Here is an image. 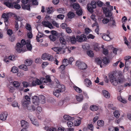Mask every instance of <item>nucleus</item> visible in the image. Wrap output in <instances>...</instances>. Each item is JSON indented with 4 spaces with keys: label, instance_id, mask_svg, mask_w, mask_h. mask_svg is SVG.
I'll use <instances>...</instances> for the list:
<instances>
[{
    "label": "nucleus",
    "instance_id": "nucleus-1",
    "mask_svg": "<svg viewBox=\"0 0 131 131\" xmlns=\"http://www.w3.org/2000/svg\"><path fill=\"white\" fill-rule=\"evenodd\" d=\"M13 13L9 12L4 13L2 17L4 19V22L6 26H8L9 24V18L13 16Z\"/></svg>",
    "mask_w": 131,
    "mask_h": 131
},
{
    "label": "nucleus",
    "instance_id": "nucleus-20",
    "mask_svg": "<svg viewBox=\"0 0 131 131\" xmlns=\"http://www.w3.org/2000/svg\"><path fill=\"white\" fill-rule=\"evenodd\" d=\"M39 99V100L42 104H43L45 102V97L44 96L42 95H41Z\"/></svg>",
    "mask_w": 131,
    "mask_h": 131
},
{
    "label": "nucleus",
    "instance_id": "nucleus-11",
    "mask_svg": "<svg viewBox=\"0 0 131 131\" xmlns=\"http://www.w3.org/2000/svg\"><path fill=\"white\" fill-rule=\"evenodd\" d=\"M21 124L23 128H27L29 126L28 123L24 120H22L21 122Z\"/></svg>",
    "mask_w": 131,
    "mask_h": 131
},
{
    "label": "nucleus",
    "instance_id": "nucleus-54",
    "mask_svg": "<svg viewBox=\"0 0 131 131\" xmlns=\"http://www.w3.org/2000/svg\"><path fill=\"white\" fill-rule=\"evenodd\" d=\"M109 20L108 19L106 18H104L102 20V22L104 24H107L109 22Z\"/></svg>",
    "mask_w": 131,
    "mask_h": 131
},
{
    "label": "nucleus",
    "instance_id": "nucleus-41",
    "mask_svg": "<svg viewBox=\"0 0 131 131\" xmlns=\"http://www.w3.org/2000/svg\"><path fill=\"white\" fill-rule=\"evenodd\" d=\"M97 125L99 126H101L104 125V122L102 120H99L97 122Z\"/></svg>",
    "mask_w": 131,
    "mask_h": 131
},
{
    "label": "nucleus",
    "instance_id": "nucleus-26",
    "mask_svg": "<svg viewBox=\"0 0 131 131\" xmlns=\"http://www.w3.org/2000/svg\"><path fill=\"white\" fill-rule=\"evenodd\" d=\"M28 42H27L26 44V47L27 49L29 51H31L32 49V45L30 43V41H28Z\"/></svg>",
    "mask_w": 131,
    "mask_h": 131
},
{
    "label": "nucleus",
    "instance_id": "nucleus-50",
    "mask_svg": "<svg viewBox=\"0 0 131 131\" xmlns=\"http://www.w3.org/2000/svg\"><path fill=\"white\" fill-rule=\"evenodd\" d=\"M83 97L82 96H76V99L77 101L79 102H81L83 100Z\"/></svg>",
    "mask_w": 131,
    "mask_h": 131
},
{
    "label": "nucleus",
    "instance_id": "nucleus-4",
    "mask_svg": "<svg viewBox=\"0 0 131 131\" xmlns=\"http://www.w3.org/2000/svg\"><path fill=\"white\" fill-rule=\"evenodd\" d=\"M26 44L25 41L24 39L22 40L20 43H18L16 44V50L19 53H20L23 51L22 47Z\"/></svg>",
    "mask_w": 131,
    "mask_h": 131
},
{
    "label": "nucleus",
    "instance_id": "nucleus-36",
    "mask_svg": "<svg viewBox=\"0 0 131 131\" xmlns=\"http://www.w3.org/2000/svg\"><path fill=\"white\" fill-rule=\"evenodd\" d=\"M52 49L54 51L56 52L58 51L60 52L61 51H62V48H61L59 47H54L52 48Z\"/></svg>",
    "mask_w": 131,
    "mask_h": 131
},
{
    "label": "nucleus",
    "instance_id": "nucleus-56",
    "mask_svg": "<svg viewBox=\"0 0 131 131\" xmlns=\"http://www.w3.org/2000/svg\"><path fill=\"white\" fill-rule=\"evenodd\" d=\"M63 62L64 63V64L67 66L68 64H69V60H68L67 59H64L63 60Z\"/></svg>",
    "mask_w": 131,
    "mask_h": 131
},
{
    "label": "nucleus",
    "instance_id": "nucleus-64",
    "mask_svg": "<svg viewBox=\"0 0 131 131\" xmlns=\"http://www.w3.org/2000/svg\"><path fill=\"white\" fill-rule=\"evenodd\" d=\"M42 60L40 58H37L35 60L36 63H40L42 62Z\"/></svg>",
    "mask_w": 131,
    "mask_h": 131
},
{
    "label": "nucleus",
    "instance_id": "nucleus-34",
    "mask_svg": "<svg viewBox=\"0 0 131 131\" xmlns=\"http://www.w3.org/2000/svg\"><path fill=\"white\" fill-rule=\"evenodd\" d=\"M67 15L68 18H72L74 17L75 14L72 12H70L68 13Z\"/></svg>",
    "mask_w": 131,
    "mask_h": 131
},
{
    "label": "nucleus",
    "instance_id": "nucleus-51",
    "mask_svg": "<svg viewBox=\"0 0 131 131\" xmlns=\"http://www.w3.org/2000/svg\"><path fill=\"white\" fill-rule=\"evenodd\" d=\"M80 7V6L78 4H74L73 5V8L75 9H78Z\"/></svg>",
    "mask_w": 131,
    "mask_h": 131
},
{
    "label": "nucleus",
    "instance_id": "nucleus-59",
    "mask_svg": "<svg viewBox=\"0 0 131 131\" xmlns=\"http://www.w3.org/2000/svg\"><path fill=\"white\" fill-rule=\"evenodd\" d=\"M64 17V15L63 14H60L57 16V17L59 19L62 20Z\"/></svg>",
    "mask_w": 131,
    "mask_h": 131
},
{
    "label": "nucleus",
    "instance_id": "nucleus-53",
    "mask_svg": "<svg viewBox=\"0 0 131 131\" xmlns=\"http://www.w3.org/2000/svg\"><path fill=\"white\" fill-rule=\"evenodd\" d=\"M66 65L64 64L61 65L59 68V69H61L62 71H61V73H62V72H63V70H64L65 69V67L66 66Z\"/></svg>",
    "mask_w": 131,
    "mask_h": 131
},
{
    "label": "nucleus",
    "instance_id": "nucleus-17",
    "mask_svg": "<svg viewBox=\"0 0 131 131\" xmlns=\"http://www.w3.org/2000/svg\"><path fill=\"white\" fill-rule=\"evenodd\" d=\"M36 106L31 105L27 107V109L29 112L34 111L36 110Z\"/></svg>",
    "mask_w": 131,
    "mask_h": 131
},
{
    "label": "nucleus",
    "instance_id": "nucleus-42",
    "mask_svg": "<svg viewBox=\"0 0 131 131\" xmlns=\"http://www.w3.org/2000/svg\"><path fill=\"white\" fill-rule=\"evenodd\" d=\"M73 88L77 92L81 93L82 91V90L81 89L76 86H74Z\"/></svg>",
    "mask_w": 131,
    "mask_h": 131
},
{
    "label": "nucleus",
    "instance_id": "nucleus-15",
    "mask_svg": "<svg viewBox=\"0 0 131 131\" xmlns=\"http://www.w3.org/2000/svg\"><path fill=\"white\" fill-rule=\"evenodd\" d=\"M7 115L8 114L7 112H5L3 113L0 115V119L3 121L5 120Z\"/></svg>",
    "mask_w": 131,
    "mask_h": 131
},
{
    "label": "nucleus",
    "instance_id": "nucleus-19",
    "mask_svg": "<svg viewBox=\"0 0 131 131\" xmlns=\"http://www.w3.org/2000/svg\"><path fill=\"white\" fill-rule=\"evenodd\" d=\"M61 92L59 90H54L53 92V94L55 96L58 97L60 95V93Z\"/></svg>",
    "mask_w": 131,
    "mask_h": 131
},
{
    "label": "nucleus",
    "instance_id": "nucleus-13",
    "mask_svg": "<svg viewBox=\"0 0 131 131\" xmlns=\"http://www.w3.org/2000/svg\"><path fill=\"white\" fill-rule=\"evenodd\" d=\"M46 79L43 78H42L41 80L42 82L46 83L47 82H51V80L49 76H46Z\"/></svg>",
    "mask_w": 131,
    "mask_h": 131
},
{
    "label": "nucleus",
    "instance_id": "nucleus-35",
    "mask_svg": "<svg viewBox=\"0 0 131 131\" xmlns=\"http://www.w3.org/2000/svg\"><path fill=\"white\" fill-rule=\"evenodd\" d=\"M49 38L51 40L54 41L56 39V36L54 35H51L49 36Z\"/></svg>",
    "mask_w": 131,
    "mask_h": 131
},
{
    "label": "nucleus",
    "instance_id": "nucleus-58",
    "mask_svg": "<svg viewBox=\"0 0 131 131\" xmlns=\"http://www.w3.org/2000/svg\"><path fill=\"white\" fill-rule=\"evenodd\" d=\"M81 123V121L80 120L77 119L75 122V125L76 126H78L80 125Z\"/></svg>",
    "mask_w": 131,
    "mask_h": 131
},
{
    "label": "nucleus",
    "instance_id": "nucleus-23",
    "mask_svg": "<svg viewBox=\"0 0 131 131\" xmlns=\"http://www.w3.org/2000/svg\"><path fill=\"white\" fill-rule=\"evenodd\" d=\"M84 83L88 87L90 86L92 83L90 80H89L88 79H86L85 80Z\"/></svg>",
    "mask_w": 131,
    "mask_h": 131
},
{
    "label": "nucleus",
    "instance_id": "nucleus-27",
    "mask_svg": "<svg viewBox=\"0 0 131 131\" xmlns=\"http://www.w3.org/2000/svg\"><path fill=\"white\" fill-rule=\"evenodd\" d=\"M59 40L61 43L62 45H63L65 47H66V42L65 40L62 37H61L60 38Z\"/></svg>",
    "mask_w": 131,
    "mask_h": 131
},
{
    "label": "nucleus",
    "instance_id": "nucleus-2",
    "mask_svg": "<svg viewBox=\"0 0 131 131\" xmlns=\"http://www.w3.org/2000/svg\"><path fill=\"white\" fill-rule=\"evenodd\" d=\"M4 4L10 8H14L17 9H19L21 8L20 5L19 4H17L14 5L10 0H5L4 2Z\"/></svg>",
    "mask_w": 131,
    "mask_h": 131
},
{
    "label": "nucleus",
    "instance_id": "nucleus-25",
    "mask_svg": "<svg viewBox=\"0 0 131 131\" xmlns=\"http://www.w3.org/2000/svg\"><path fill=\"white\" fill-rule=\"evenodd\" d=\"M63 117L64 119L67 121L71 120H73L74 119L73 117H71L67 115H64L63 116Z\"/></svg>",
    "mask_w": 131,
    "mask_h": 131
},
{
    "label": "nucleus",
    "instance_id": "nucleus-18",
    "mask_svg": "<svg viewBox=\"0 0 131 131\" xmlns=\"http://www.w3.org/2000/svg\"><path fill=\"white\" fill-rule=\"evenodd\" d=\"M22 8L24 9H26L28 10H30V6L29 4L26 5L24 4H22L21 5Z\"/></svg>",
    "mask_w": 131,
    "mask_h": 131
},
{
    "label": "nucleus",
    "instance_id": "nucleus-37",
    "mask_svg": "<svg viewBox=\"0 0 131 131\" xmlns=\"http://www.w3.org/2000/svg\"><path fill=\"white\" fill-rule=\"evenodd\" d=\"M94 50L97 52L99 51L100 48L97 43H95L94 46Z\"/></svg>",
    "mask_w": 131,
    "mask_h": 131
},
{
    "label": "nucleus",
    "instance_id": "nucleus-38",
    "mask_svg": "<svg viewBox=\"0 0 131 131\" xmlns=\"http://www.w3.org/2000/svg\"><path fill=\"white\" fill-rule=\"evenodd\" d=\"M64 48H66V49H65V50H63V49H62V51H63V53H64L66 52H67V53H69L71 52V51L70 50L71 49H70V48L69 49L68 48H67L66 47H65V46H64ZM62 53V52H61Z\"/></svg>",
    "mask_w": 131,
    "mask_h": 131
},
{
    "label": "nucleus",
    "instance_id": "nucleus-60",
    "mask_svg": "<svg viewBox=\"0 0 131 131\" xmlns=\"http://www.w3.org/2000/svg\"><path fill=\"white\" fill-rule=\"evenodd\" d=\"M26 28L27 30H29V31H31V26L29 24H27L26 26Z\"/></svg>",
    "mask_w": 131,
    "mask_h": 131
},
{
    "label": "nucleus",
    "instance_id": "nucleus-31",
    "mask_svg": "<svg viewBox=\"0 0 131 131\" xmlns=\"http://www.w3.org/2000/svg\"><path fill=\"white\" fill-rule=\"evenodd\" d=\"M70 40L71 41V43L73 44H75L77 40L76 38H75V37L74 36H73L72 37H70Z\"/></svg>",
    "mask_w": 131,
    "mask_h": 131
},
{
    "label": "nucleus",
    "instance_id": "nucleus-40",
    "mask_svg": "<svg viewBox=\"0 0 131 131\" xmlns=\"http://www.w3.org/2000/svg\"><path fill=\"white\" fill-rule=\"evenodd\" d=\"M102 60L103 62L105 64L108 63L110 62L109 59L106 57H104L103 58Z\"/></svg>",
    "mask_w": 131,
    "mask_h": 131
},
{
    "label": "nucleus",
    "instance_id": "nucleus-55",
    "mask_svg": "<svg viewBox=\"0 0 131 131\" xmlns=\"http://www.w3.org/2000/svg\"><path fill=\"white\" fill-rule=\"evenodd\" d=\"M8 59L12 61H14L15 60V58L14 55H12L8 57Z\"/></svg>",
    "mask_w": 131,
    "mask_h": 131
},
{
    "label": "nucleus",
    "instance_id": "nucleus-24",
    "mask_svg": "<svg viewBox=\"0 0 131 131\" xmlns=\"http://www.w3.org/2000/svg\"><path fill=\"white\" fill-rule=\"evenodd\" d=\"M18 67L20 69H22L25 71H27L28 70L27 66L25 64H21Z\"/></svg>",
    "mask_w": 131,
    "mask_h": 131
},
{
    "label": "nucleus",
    "instance_id": "nucleus-6",
    "mask_svg": "<svg viewBox=\"0 0 131 131\" xmlns=\"http://www.w3.org/2000/svg\"><path fill=\"white\" fill-rule=\"evenodd\" d=\"M109 77L111 83L114 85L116 86L118 84V82L116 77L112 74H110Z\"/></svg>",
    "mask_w": 131,
    "mask_h": 131
},
{
    "label": "nucleus",
    "instance_id": "nucleus-32",
    "mask_svg": "<svg viewBox=\"0 0 131 131\" xmlns=\"http://www.w3.org/2000/svg\"><path fill=\"white\" fill-rule=\"evenodd\" d=\"M87 54L90 57H93L94 56V54L93 52L91 50H88L86 51Z\"/></svg>",
    "mask_w": 131,
    "mask_h": 131
},
{
    "label": "nucleus",
    "instance_id": "nucleus-63",
    "mask_svg": "<svg viewBox=\"0 0 131 131\" xmlns=\"http://www.w3.org/2000/svg\"><path fill=\"white\" fill-rule=\"evenodd\" d=\"M87 8L88 11L91 13H92L93 11L92 8L90 6L88 5Z\"/></svg>",
    "mask_w": 131,
    "mask_h": 131
},
{
    "label": "nucleus",
    "instance_id": "nucleus-52",
    "mask_svg": "<svg viewBox=\"0 0 131 131\" xmlns=\"http://www.w3.org/2000/svg\"><path fill=\"white\" fill-rule=\"evenodd\" d=\"M76 13L78 16H81L82 15L83 12L82 10L79 9L76 11Z\"/></svg>",
    "mask_w": 131,
    "mask_h": 131
},
{
    "label": "nucleus",
    "instance_id": "nucleus-5",
    "mask_svg": "<svg viewBox=\"0 0 131 131\" xmlns=\"http://www.w3.org/2000/svg\"><path fill=\"white\" fill-rule=\"evenodd\" d=\"M76 65L81 70L85 69L87 68V65L84 62L81 61H77L76 62Z\"/></svg>",
    "mask_w": 131,
    "mask_h": 131
},
{
    "label": "nucleus",
    "instance_id": "nucleus-33",
    "mask_svg": "<svg viewBox=\"0 0 131 131\" xmlns=\"http://www.w3.org/2000/svg\"><path fill=\"white\" fill-rule=\"evenodd\" d=\"M43 36L42 34L40 32H38L37 35L36 36V39L37 41L39 42L40 41L39 39L41 38Z\"/></svg>",
    "mask_w": 131,
    "mask_h": 131
},
{
    "label": "nucleus",
    "instance_id": "nucleus-8",
    "mask_svg": "<svg viewBox=\"0 0 131 131\" xmlns=\"http://www.w3.org/2000/svg\"><path fill=\"white\" fill-rule=\"evenodd\" d=\"M42 24L43 26L45 27H48L50 29L53 28V26L52 24L48 21H42Z\"/></svg>",
    "mask_w": 131,
    "mask_h": 131
},
{
    "label": "nucleus",
    "instance_id": "nucleus-29",
    "mask_svg": "<svg viewBox=\"0 0 131 131\" xmlns=\"http://www.w3.org/2000/svg\"><path fill=\"white\" fill-rule=\"evenodd\" d=\"M22 103L23 105L24 106L28 107V106L30 103V102L23 100L22 102Z\"/></svg>",
    "mask_w": 131,
    "mask_h": 131
},
{
    "label": "nucleus",
    "instance_id": "nucleus-43",
    "mask_svg": "<svg viewBox=\"0 0 131 131\" xmlns=\"http://www.w3.org/2000/svg\"><path fill=\"white\" fill-rule=\"evenodd\" d=\"M108 25L109 26L112 27L115 26L116 25V23L115 20H113V21H112L111 23H109Z\"/></svg>",
    "mask_w": 131,
    "mask_h": 131
},
{
    "label": "nucleus",
    "instance_id": "nucleus-48",
    "mask_svg": "<svg viewBox=\"0 0 131 131\" xmlns=\"http://www.w3.org/2000/svg\"><path fill=\"white\" fill-rule=\"evenodd\" d=\"M47 59L50 61H52L53 60V56L48 54Z\"/></svg>",
    "mask_w": 131,
    "mask_h": 131
},
{
    "label": "nucleus",
    "instance_id": "nucleus-49",
    "mask_svg": "<svg viewBox=\"0 0 131 131\" xmlns=\"http://www.w3.org/2000/svg\"><path fill=\"white\" fill-rule=\"evenodd\" d=\"M124 78L123 77H119L117 80L118 84L119 83H122L124 82Z\"/></svg>",
    "mask_w": 131,
    "mask_h": 131
},
{
    "label": "nucleus",
    "instance_id": "nucleus-45",
    "mask_svg": "<svg viewBox=\"0 0 131 131\" xmlns=\"http://www.w3.org/2000/svg\"><path fill=\"white\" fill-rule=\"evenodd\" d=\"M114 116L117 118H118L120 115V114L119 113L118 111L117 110H116L114 112Z\"/></svg>",
    "mask_w": 131,
    "mask_h": 131
},
{
    "label": "nucleus",
    "instance_id": "nucleus-28",
    "mask_svg": "<svg viewBox=\"0 0 131 131\" xmlns=\"http://www.w3.org/2000/svg\"><path fill=\"white\" fill-rule=\"evenodd\" d=\"M99 109L98 106L93 105L90 106V109L92 111H95Z\"/></svg>",
    "mask_w": 131,
    "mask_h": 131
},
{
    "label": "nucleus",
    "instance_id": "nucleus-30",
    "mask_svg": "<svg viewBox=\"0 0 131 131\" xmlns=\"http://www.w3.org/2000/svg\"><path fill=\"white\" fill-rule=\"evenodd\" d=\"M14 17V18L16 20L19 21L22 20V19L20 17L17 16L15 14L13 13V16Z\"/></svg>",
    "mask_w": 131,
    "mask_h": 131
},
{
    "label": "nucleus",
    "instance_id": "nucleus-62",
    "mask_svg": "<svg viewBox=\"0 0 131 131\" xmlns=\"http://www.w3.org/2000/svg\"><path fill=\"white\" fill-rule=\"evenodd\" d=\"M12 105L14 107H15L18 106H18V104L17 103L16 101H14L12 104Z\"/></svg>",
    "mask_w": 131,
    "mask_h": 131
},
{
    "label": "nucleus",
    "instance_id": "nucleus-14",
    "mask_svg": "<svg viewBox=\"0 0 131 131\" xmlns=\"http://www.w3.org/2000/svg\"><path fill=\"white\" fill-rule=\"evenodd\" d=\"M42 82L39 80L37 79L36 80H34L32 83V85L33 86H35L37 85H39L41 84Z\"/></svg>",
    "mask_w": 131,
    "mask_h": 131
},
{
    "label": "nucleus",
    "instance_id": "nucleus-57",
    "mask_svg": "<svg viewBox=\"0 0 131 131\" xmlns=\"http://www.w3.org/2000/svg\"><path fill=\"white\" fill-rule=\"evenodd\" d=\"M95 61L97 64H101L102 62V61L98 58H96L95 59Z\"/></svg>",
    "mask_w": 131,
    "mask_h": 131
},
{
    "label": "nucleus",
    "instance_id": "nucleus-47",
    "mask_svg": "<svg viewBox=\"0 0 131 131\" xmlns=\"http://www.w3.org/2000/svg\"><path fill=\"white\" fill-rule=\"evenodd\" d=\"M14 86L16 87H18L20 86V84L18 81H14L13 83Z\"/></svg>",
    "mask_w": 131,
    "mask_h": 131
},
{
    "label": "nucleus",
    "instance_id": "nucleus-9",
    "mask_svg": "<svg viewBox=\"0 0 131 131\" xmlns=\"http://www.w3.org/2000/svg\"><path fill=\"white\" fill-rule=\"evenodd\" d=\"M39 101L38 98L37 96H34L32 97V102L35 105L37 106L39 105Z\"/></svg>",
    "mask_w": 131,
    "mask_h": 131
},
{
    "label": "nucleus",
    "instance_id": "nucleus-46",
    "mask_svg": "<svg viewBox=\"0 0 131 131\" xmlns=\"http://www.w3.org/2000/svg\"><path fill=\"white\" fill-rule=\"evenodd\" d=\"M48 54L45 53L43 54L41 57V59L44 60L47 59Z\"/></svg>",
    "mask_w": 131,
    "mask_h": 131
},
{
    "label": "nucleus",
    "instance_id": "nucleus-7",
    "mask_svg": "<svg viewBox=\"0 0 131 131\" xmlns=\"http://www.w3.org/2000/svg\"><path fill=\"white\" fill-rule=\"evenodd\" d=\"M76 39L77 41L79 42H82L85 41L86 39V36L84 34H82L80 36H76Z\"/></svg>",
    "mask_w": 131,
    "mask_h": 131
},
{
    "label": "nucleus",
    "instance_id": "nucleus-44",
    "mask_svg": "<svg viewBox=\"0 0 131 131\" xmlns=\"http://www.w3.org/2000/svg\"><path fill=\"white\" fill-rule=\"evenodd\" d=\"M96 3L95 1H93L91 3V5L92 7L93 8H95L96 7Z\"/></svg>",
    "mask_w": 131,
    "mask_h": 131
},
{
    "label": "nucleus",
    "instance_id": "nucleus-61",
    "mask_svg": "<svg viewBox=\"0 0 131 131\" xmlns=\"http://www.w3.org/2000/svg\"><path fill=\"white\" fill-rule=\"evenodd\" d=\"M96 3L97 5L99 7H101L103 5L102 2L100 1H98Z\"/></svg>",
    "mask_w": 131,
    "mask_h": 131
},
{
    "label": "nucleus",
    "instance_id": "nucleus-16",
    "mask_svg": "<svg viewBox=\"0 0 131 131\" xmlns=\"http://www.w3.org/2000/svg\"><path fill=\"white\" fill-rule=\"evenodd\" d=\"M131 63V61L130 60H125V67L124 70L126 69L127 70L129 69V65Z\"/></svg>",
    "mask_w": 131,
    "mask_h": 131
},
{
    "label": "nucleus",
    "instance_id": "nucleus-12",
    "mask_svg": "<svg viewBox=\"0 0 131 131\" xmlns=\"http://www.w3.org/2000/svg\"><path fill=\"white\" fill-rule=\"evenodd\" d=\"M102 38L104 40L107 41H110L112 39L109 36L106 35V34L104 33L102 36Z\"/></svg>",
    "mask_w": 131,
    "mask_h": 131
},
{
    "label": "nucleus",
    "instance_id": "nucleus-10",
    "mask_svg": "<svg viewBox=\"0 0 131 131\" xmlns=\"http://www.w3.org/2000/svg\"><path fill=\"white\" fill-rule=\"evenodd\" d=\"M57 88L58 89L57 90H60V91L61 92L64 91L65 89V86L64 85L58 84L57 85Z\"/></svg>",
    "mask_w": 131,
    "mask_h": 131
},
{
    "label": "nucleus",
    "instance_id": "nucleus-22",
    "mask_svg": "<svg viewBox=\"0 0 131 131\" xmlns=\"http://www.w3.org/2000/svg\"><path fill=\"white\" fill-rule=\"evenodd\" d=\"M24 63L27 66H30L32 64V61L30 59H27L25 61Z\"/></svg>",
    "mask_w": 131,
    "mask_h": 131
},
{
    "label": "nucleus",
    "instance_id": "nucleus-39",
    "mask_svg": "<svg viewBox=\"0 0 131 131\" xmlns=\"http://www.w3.org/2000/svg\"><path fill=\"white\" fill-rule=\"evenodd\" d=\"M11 71L14 73H16L18 72V70L17 68L15 67H12Z\"/></svg>",
    "mask_w": 131,
    "mask_h": 131
},
{
    "label": "nucleus",
    "instance_id": "nucleus-3",
    "mask_svg": "<svg viewBox=\"0 0 131 131\" xmlns=\"http://www.w3.org/2000/svg\"><path fill=\"white\" fill-rule=\"evenodd\" d=\"M110 10L106 7H104L103 8V12L105 14L106 16V17H110L112 15V13H111V11L113 10V7L110 5L108 6Z\"/></svg>",
    "mask_w": 131,
    "mask_h": 131
},
{
    "label": "nucleus",
    "instance_id": "nucleus-21",
    "mask_svg": "<svg viewBox=\"0 0 131 131\" xmlns=\"http://www.w3.org/2000/svg\"><path fill=\"white\" fill-rule=\"evenodd\" d=\"M103 95L106 98H110V95L107 91L105 90H103Z\"/></svg>",
    "mask_w": 131,
    "mask_h": 131
}]
</instances>
